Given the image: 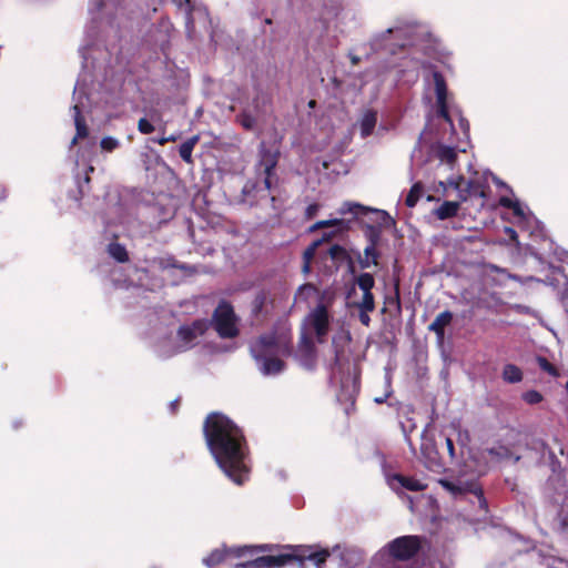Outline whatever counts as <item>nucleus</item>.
Instances as JSON below:
<instances>
[{
	"label": "nucleus",
	"instance_id": "6e6552de",
	"mask_svg": "<svg viewBox=\"0 0 568 568\" xmlns=\"http://www.w3.org/2000/svg\"><path fill=\"white\" fill-rule=\"evenodd\" d=\"M213 324L217 334L223 338H232L239 334L233 307L226 302L220 303L216 307Z\"/></svg>",
	"mask_w": 568,
	"mask_h": 568
},
{
	"label": "nucleus",
	"instance_id": "7c9ffc66",
	"mask_svg": "<svg viewBox=\"0 0 568 568\" xmlns=\"http://www.w3.org/2000/svg\"><path fill=\"white\" fill-rule=\"evenodd\" d=\"M372 212L377 216V222L381 226H390L394 221L389 216V214L382 210H372Z\"/></svg>",
	"mask_w": 568,
	"mask_h": 568
},
{
	"label": "nucleus",
	"instance_id": "6e6d98bb",
	"mask_svg": "<svg viewBox=\"0 0 568 568\" xmlns=\"http://www.w3.org/2000/svg\"><path fill=\"white\" fill-rule=\"evenodd\" d=\"M85 50H87L85 48H81V49H80V53L82 54L83 59H87V57H85Z\"/></svg>",
	"mask_w": 568,
	"mask_h": 568
},
{
	"label": "nucleus",
	"instance_id": "052dcab7",
	"mask_svg": "<svg viewBox=\"0 0 568 568\" xmlns=\"http://www.w3.org/2000/svg\"><path fill=\"white\" fill-rule=\"evenodd\" d=\"M458 150L462 151V152H465L466 149L465 148H462V146H458Z\"/></svg>",
	"mask_w": 568,
	"mask_h": 568
},
{
	"label": "nucleus",
	"instance_id": "4468645a",
	"mask_svg": "<svg viewBox=\"0 0 568 568\" xmlns=\"http://www.w3.org/2000/svg\"><path fill=\"white\" fill-rule=\"evenodd\" d=\"M439 484L454 496H460L466 491H471L478 497L479 503L481 505H486V501L483 497V491L479 488L475 487L474 485H464L460 481L454 483L447 479H440Z\"/></svg>",
	"mask_w": 568,
	"mask_h": 568
},
{
	"label": "nucleus",
	"instance_id": "5701e85b",
	"mask_svg": "<svg viewBox=\"0 0 568 568\" xmlns=\"http://www.w3.org/2000/svg\"><path fill=\"white\" fill-rule=\"evenodd\" d=\"M466 184L468 186L470 197L485 199L487 196V185L479 179H470Z\"/></svg>",
	"mask_w": 568,
	"mask_h": 568
},
{
	"label": "nucleus",
	"instance_id": "8fccbe9b",
	"mask_svg": "<svg viewBox=\"0 0 568 568\" xmlns=\"http://www.w3.org/2000/svg\"><path fill=\"white\" fill-rule=\"evenodd\" d=\"M179 406V399H174L170 403V409L172 410V413H174L176 410Z\"/></svg>",
	"mask_w": 568,
	"mask_h": 568
},
{
	"label": "nucleus",
	"instance_id": "bf43d9fd",
	"mask_svg": "<svg viewBox=\"0 0 568 568\" xmlns=\"http://www.w3.org/2000/svg\"><path fill=\"white\" fill-rule=\"evenodd\" d=\"M507 231H508V232H510L513 235H515V234H516V233H515V231H514L513 229H508Z\"/></svg>",
	"mask_w": 568,
	"mask_h": 568
},
{
	"label": "nucleus",
	"instance_id": "473e14b6",
	"mask_svg": "<svg viewBox=\"0 0 568 568\" xmlns=\"http://www.w3.org/2000/svg\"><path fill=\"white\" fill-rule=\"evenodd\" d=\"M100 145H101L102 150H104L106 152H111L120 145V142H119V140H116L112 136H105L101 140Z\"/></svg>",
	"mask_w": 568,
	"mask_h": 568
},
{
	"label": "nucleus",
	"instance_id": "6ab92c4d",
	"mask_svg": "<svg viewBox=\"0 0 568 568\" xmlns=\"http://www.w3.org/2000/svg\"><path fill=\"white\" fill-rule=\"evenodd\" d=\"M459 206V202L445 201L437 209H435L434 214L438 220L450 219L457 215Z\"/></svg>",
	"mask_w": 568,
	"mask_h": 568
},
{
	"label": "nucleus",
	"instance_id": "f704fd0d",
	"mask_svg": "<svg viewBox=\"0 0 568 568\" xmlns=\"http://www.w3.org/2000/svg\"><path fill=\"white\" fill-rule=\"evenodd\" d=\"M523 398L527 404L535 405L542 400V395L537 390H528L523 394Z\"/></svg>",
	"mask_w": 568,
	"mask_h": 568
},
{
	"label": "nucleus",
	"instance_id": "58836bf2",
	"mask_svg": "<svg viewBox=\"0 0 568 568\" xmlns=\"http://www.w3.org/2000/svg\"><path fill=\"white\" fill-rule=\"evenodd\" d=\"M138 129L143 134H149L154 131V126L144 118L139 120Z\"/></svg>",
	"mask_w": 568,
	"mask_h": 568
},
{
	"label": "nucleus",
	"instance_id": "f3484780",
	"mask_svg": "<svg viewBox=\"0 0 568 568\" xmlns=\"http://www.w3.org/2000/svg\"><path fill=\"white\" fill-rule=\"evenodd\" d=\"M453 321V313L444 311L439 313L435 320L429 324L428 329L434 332L437 339L442 342L445 336V327L448 326Z\"/></svg>",
	"mask_w": 568,
	"mask_h": 568
},
{
	"label": "nucleus",
	"instance_id": "a878e982",
	"mask_svg": "<svg viewBox=\"0 0 568 568\" xmlns=\"http://www.w3.org/2000/svg\"><path fill=\"white\" fill-rule=\"evenodd\" d=\"M423 185L420 183H415L409 193L406 196V205L409 207H414L422 196Z\"/></svg>",
	"mask_w": 568,
	"mask_h": 568
},
{
	"label": "nucleus",
	"instance_id": "de8ad7c7",
	"mask_svg": "<svg viewBox=\"0 0 568 568\" xmlns=\"http://www.w3.org/2000/svg\"><path fill=\"white\" fill-rule=\"evenodd\" d=\"M389 395H390V393L388 392V393H386L383 397H376L374 400H375V403H377V404H382V403H384V402L386 400V398H387Z\"/></svg>",
	"mask_w": 568,
	"mask_h": 568
},
{
	"label": "nucleus",
	"instance_id": "9d476101",
	"mask_svg": "<svg viewBox=\"0 0 568 568\" xmlns=\"http://www.w3.org/2000/svg\"><path fill=\"white\" fill-rule=\"evenodd\" d=\"M395 36L396 39H407L412 34V27H393L388 28L384 32L375 36L372 40V48L374 50H386L387 52L394 54L396 53L397 48L405 47V42H394L388 43L387 39L390 36Z\"/></svg>",
	"mask_w": 568,
	"mask_h": 568
},
{
	"label": "nucleus",
	"instance_id": "e433bc0d",
	"mask_svg": "<svg viewBox=\"0 0 568 568\" xmlns=\"http://www.w3.org/2000/svg\"><path fill=\"white\" fill-rule=\"evenodd\" d=\"M321 240L313 242L303 253V260L304 262L311 261L314 258L316 254V250L318 245L321 244Z\"/></svg>",
	"mask_w": 568,
	"mask_h": 568
},
{
	"label": "nucleus",
	"instance_id": "864d4df0",
	"mask_svg": "<svg viewBox=\"0 0 568 568\" xmlns=\"http://www.w3.org/2000/svg\"><path fill=\"white\" fill-rule=\"evenodd\" d=\"M352 63L355 65L359 62V58L357 55H351Z\"/></svg>",
	"mask_w": 568,
	"mask_h": 568
},
{
	"label": "nucleus",
	"instance_id": "4c0bfd02",
	"mask_svg": "<svg viewBox=\"0 0 568 568\" xmlns=\"http://www.w3.org/2000/svg\"><path fill=\"white\" fill-rule=\"evenodd\" d=\"M537 362H538L539 367L542 371L547 372L548 374H550L552 376H557L556 368L545 357H538Z\"/></svg>",
	"mask_w": 568,
	"mask_h": 568
},
{
	"label": "nucleus",
	"instance_id": "4d7b16f0",
	"mask_svg": "<svg viewBox=\"0 0 568 568\" xmlns=\"http://www.w3.org/2000/svg\"><path fill=\"white\" fill-rule=\"evenodd\" d=\"M335 365H339V355L336 353L335 355Z\"/></svg>",
	"mask_w": 568,
	"mask_h": 568
},
{
	"label": "nucleus",
	"instance_id": "13d9d810",
	"mask_svg": "<svg viewBox=\"0 0 568 568\" xmlns=\"http://www.w3.org/2000/svg\"><path fill=\"white\" fill-rule=\"evenodd\" d=\"M494 180H495V182H496L498 185L505 186V184H504L501 181H499L498 179L494 178Z\"/></svg>",
	"mask_w": 568,
	"mask_h": 568
},
{
	"label": "nucleus",
	"instance_id": "2eb2a0df",
	"mask_svg": "<svg viewBox=\"0 0 568 568\" xmlns=\"http://www.w3.org/2000/svg\"><path fill=\"white\" fill-rule=\"evenodd\" d=\"M372 568H412V566L408 562L388 555L387 550L383 548L373 558Z\"/></svg>",
	"mask_w": 568,
	"mask_h": 568
},
{
	"label": "nucleus",
	"instance_id": "3c124183",
	"mask_svg": "<svg viewBox=\"0 0 568 568\" xmlns=\"http://www.w3.org/2000/svg\"><path fill=\"white\" fill-rule=\"evenodd\" d=\"M438 186H439V187L443 190V192L445 193V192H446V190H447V187L449 186V183H448V181H447V182H443V181H440V182L438 183Z\"/></svg>",
	"mask_w": 568,
	"mask_h": 568
},
{
	"label": "nucleus",
	"instance_id": "7ed1b4c3",
	"mask_svg": "<svg viewBox=\"0 0 568 568\" xmlns=\"http://www.w3.org/2000/svg\"><path fill=\"white\" fill-rule=\"evenodd\" d=\"M280 151L276 148H266L262 142L260 146V160L256 165V181H248L243 187V201L250 205L266 199L272 185V176L278 161Z\"/></svg>",
	"mask_w": 568,
	"mask_h": 568
},
{
	"label": "nucleus",
	"instance_id": "a18cd8bd",
	"mask_svg": "<svg viewBox=\"0 0 568 568\" xmlns=\"http://www.w3.org/2000/svg\"><path fill=\"white\" fill-rule=\"evenodd\" d=\"M175 138L174 136H162L158 140V143L160 145H164L165 143H168L169 141H174Z\"/></svg>",
	"mask_w": 568,
	"mask_h": 568
},
{
	"label": "nucleus",
	"instance_id": "680f3d73",
	"mask_svg": "<svg viewBox=\"0 0 568 568\" xmlns=\"http://www.w3.org/2000/svg\"><path fill=\"white\" fill-rule=\"evenodd\" d=\"M427 200H428V201H433V200H434V197H433L432 195H429V196L427 197Z\"/></svg>",
	"mask_w": 568,
	"mask_h": 568
},
{
	"label": "nucleus",
	"instance_id": "dca6fc26",
	"mask_svg": "<svg viewBox=\"0 0 568 568\" xmlns=\"http://www.w3.org/2000/svg\"><path fill=\"white\" fill-rule=\"evenodd\" d=\"M377 124V112L373 110H365L358 122L357 125L359 126L361 136L363 139L373 134L375 128Z\"/></svg>",
	"mask_w": 568,
	"mask_h": 568
},
{
	"label": "nucleus",
	"instance_id": "2f4dec72",
	"mask_svg": "<svg viewBox=\"0 0 568 568\" xmlns=\"http://www.w3.org/2000/svg\"><path fill=\"white\" fill-rule=\"evenodd\" d=\"M328 254H329L331 258L334 261H343L347 257V253H346L345 248L342 247L341 245H333L328 250Z\"/></svg>",
	"mask_w": 568,
	"mask_h": 568
},
{
	"label": "nucleus",
	"instance_id": "c03bdc74",
	"mask_svg": "<svg viewBox=\"0 0 568 568\" xmlns=\"http://www.w3.org/2000/svg\"><path fill=\"white\" fill-rule=\"evenodd\" d=\"M446 446H447V449H448V453H449L450 457H454V455H455L454 443H453V440L449 437L446 438Z\"/></svg>",
	"mask_w": 568,
	"mask_h": 568
},
{
	"label": "nucleus",
	"instance_id": "9b49d317",
	"mask_svg": "<svg viewBox=\"0 0 568 568\" xmlns=\"http://www.w3.org/2000/svg\"><path fill=\"white\" fill-rule=\"evenodd\" d=\"M267 549L266 545L254 547V546H242V547H234L230 549H215L213 550L207 557L203 559V564L210 568H214L219 564H221L226 554H231L234 557H242L246 554H253L255 551H265Z\"/></svg>",
	"mask_w": 568,
	"mask_h": 568
},
{
	"label": "nucleus",
	"instance_id": "c756f323",
	"mask_svg": "<svg viewBox=\"0 0 568 568\" xmlns=\"http://www.w3.org/2000/svg\"><path fill=\"white\" fill-rule=\"evenodd\" d=\"M344 222L338 219L318 221L310 227V232H315L320 229L335 226L338 231L342 230Z\"/></svg>",
	"mask_w": 568,
	"mask_h": 568
},
{
	"label": "nucleus",
	"instance_id": "cd10ccee",
	"mask_svg": "<svg viewBox=\"0 0 568 568\" xmlns=\"http://www.w3.org/2000/svg\"><path fill=\"white\" fill-rule=\"evenodd\" d=\"M354 306L357 310L374 311L375 301L373 293H363L362 300L358 302H354Z\"/></svg>",
	"mask_w": 568,
	"mask_h": 568
},
{
	"label": "nucleus",
	"instance_id": "20e7f679",
	"mask_svg": "<svg viewBox=\"0 0 568 568\" xmlns=\"http://www.w3.org/2000/svg\"><path fill=\"white\" fill-rule=\"evenodd\" d=\"M329 556L327 549H321L317 546H294L291 552L277 556H262L254 560H250L240 565L242 568H280L291 560L295 559L301 562L304 560L312 561L317 568H322Z\"/></svg>",
	"mask_w": 568,
	"mask_h": 568
},
{
	"label": "nucleus",
	"instance_id": "5fc2aeb1",
	"mask_svg": "<svg viewBox=\"0 0 568 568\" xmlns=\"http://www.w3.org/2000/svg\"><path fill=\"white\" fill-rule=\"evenodd\" d=\"M6 192L3 189L0 187V200L4 199Z\"/></svg>",
	"mask_w": 568,
	"mask_h": 568
},
{
	"label": "nucleus",
	"instance_id": "f257e3e1",
	"mask_svg": "<svg viewBox=\"0 0 568 568\" xmlns=\"http://www.w3.org/2000/svg\"><path fill=\"white\" fill-rule=\"evenodd\" d=\"M204 435L220 468L235 484H243L247 477L248 467L242 430L226 416L213 413L204 423Z\"/></svg>",
	"mask_w": 568,
	"mask_h": 568
},
{
	"label": "nucleus",
	"instance_id": "b1692460",
	"mask_svg": "<svg viewBox=\"0 0 568 568\" xmlns=\"http://www.w3.org/2000/svg\"><path fill=\"white\" fill-rule=\"evenodd\" d=\"M365 256L359 260L361 266L363 268L369 267L371 264H377V252L375 248V243L372 242L369 245H367L364 250Z\"/></svg>",
	"mask_w": 568,
	"mask_h": 568
},
{
	"label": "nucleus",
	"instance_id": "4be33fe9",
	"mask_svg": "<svg viewBox=\"0 0 568 568\" xmlns=\"http://www.w3.org/2000/svg\"><path fill=\"white\" fill-rule=\"evenodd\" d=\"M199 142V136L194 135L187 139L180 145L179 153L183 161L186 163H192V152L196 143Z\"/></svg>",
	"mask_w": 568,
	"mask_h": 568
},
{
	"label": "nucleus",
	"instance_id": "f8f14e48",
	"mask_svg": "<svg viewBox=\"0 0 568 568\" xmlns=\"http://www.w3.org/2000/svg\"><path fill=\"white\" fill-rule=\"evenodd\" d=\"M433 79H434V83H435L438 115L442 116L449 125H452V120L448 115V110H447V104H446L447 87H446L444 77L439 72H434Z\"/></svg>",
	"mask_w": 568,
	"mask_h": 568
},
{
	"label": "nucleus",
	"instance_id": "c9c22d12",
	"mask_svg": "<svg viewBox=\"0 0 568 568\" xmlns=\"http://www.w3.org/2000/svg\"><path fill=\"white\" fill-rule=\"evenodd\" d=\"M239 121L240 123L242 124L243 128L247 129V130H251L254 128L255 123H256V120L253 115L246 113V112H243L240 116H239Z\"/></svg>",
	"mask_w": 568,
	"mask_h": 568
},
{
	"label": "nucleus",
	"instance_id": "412c9836",
	"mask_svg": "<svg viewBox=\"0 0 568 568\" xmlns=\"http://www.w3.org/2000/svg\"><path fill=\"white\" fill-rule=\"evenodd\" d=\"M501 377L506 383L516 384L523 381V372L514 364H506L503 368Z\"/></svg>",
	"mask_w": 568,
	"mask_h": 568
},
{
	"label": "nucleus",
	"instance_id": "a211bd4d",
	"mask_svg": "<svg viewBox=\"0 0 568 568\" xmlns=\"http://www.w3.org/2000/svg\"><path fill=\"white\" fill-rule=\"evenodd\" d=\"M434 152H435L436 158L440 161V163L447 164L450 169L454 168L456 159H457V153H456L455 148L449 146V145L438 144L434 149Z\"/></svg>",
	"mask_w": 568,
	"mask_h": 568
},
{
	"label": "nucleus",
	"instance_id": "49530a36",
	"mask_svg": "<svg viewBox=\"0 0 568 568\" xmlns=\"http://www.w3.org/2000/svg\"><path fill=\"white\" fill-rule=\"evenodd\" d=\"M313 290H314V287L311 284L303 285L300 287L297 295H301L304 291H313Z\"/></svg>",
	"mask_w": 568,
	"mask_h": 568
},
{
	"label": "nucleus",
	"instance_id": "79ce46f5",
	"mask_svg": "<svg viewBox=\"0 0 568 568\" xmlns=\"http://www.w3.org/2000/svg\"><path fill=\"white\" fill-rule=\"evenodd\" d=\"M320 210V205L316 204V203H313V204H310L307 207H306V211H305V215L307 219H312L316 215V213L318 212Z\"/></svg>",
	"mask_w": 568,
	"mask_h": 568
},
{
	"label": "nucleus",
	"instance_id": "aec40b11",
	"mask_svg": "<svg viewBox=\"0 0 568 568\" xmlns=\"http://www.w3.org/2000/svg\"><path fill=\"white\" fill-rule=\"evenodd\" d=\"M464 181L465 180L463 176H456V178L448 179L449 186L453 187L454 190H456V192H457V197H458L457 202H459V204L462 202H466L468 199H470L468 186H467V184L464 186Z\"/></svg>",
	"mask_w": 568,
	"mask_h": 568
},
{
	"label": "nucleus",
	"instance_id": "bb28decb",
	"mask_svg": "<svg viewBox=\"0 0 568 568\" xmlns=\"http://www.w3.org/2000/svg\"><path fill=\"white\" fill-rule=\"evenodd\" d=\"M108 251L110 255L118 262H125L128 260L125 247L118 243L110 244Z\"/></svg>",
	"mask_w": 568,
	"mask_h": 568
},
{
	"label": "nucleus",
	"instance_id": "39448f33",
	"mask_svg": "<svg viewBox=\"0 0 568 568\" xmlns=\"http://www.w3.org/2000/svg\"><path fill=\"white\" fill-rule=\"evenodd\" d=\"M331 316L326 306L317 305L305 317L303 323V334L301 337V349L313 351L312 337H316L318 343H323L329 331Z\"/></svg>",
	"mask_w": 568,
	"mask_h": 568
},
{
	"label": "nucleus",
	"instance_id": "ea45409f",
	"mask_svg": "<svg viewBox=\"0 0 568 568\" xmlns=\"http://www.w3.org/2000/svg\"><path fill=\"white\" fill-rule=\"evenodd\" d=\"M190 0H185V4L187 7V13H186V29H187V32L189 34L192 33L193 29H194V17H193V13L190 9Z\"/></svg>",
	"mask_w": 568,
	"mask_h": 568
},
{
	"label": "nucleus",
	"instance_id": "1a4fd4ad",
	"mask_svg": "<svg viewBox=\"0 0 568 568\" xmlns=\"http://www.w3.org/2000/svg\"><path fill=\"white\" fill-rule=\"evenodd\" d=\"M88 100L87 90L85 87L77 82L74 90H73V119H74V125H75V136L71 141V145H74L78 141V139H84L89 134L88 126L85 124V121L83 116L81 115L82 110L85 109V101Z\"/></svg>",
	"mask_w": 568,
	"mask_h": 568
},
{
	"label": "nucleus",
	"instance_id": "37998d69",
	"mask_svg": "<svg viewBox=\"0 0 568 568\" xmlns=\"http://www.w3.org/2000/svg\"><path fill=\"white\" fill-rule=\"evenodd\" d=\"M108 1L109 0H92V3L95 6L97 11H101L108 7Z\"/></svg>",
	"mask_w": 568,
	"mask_h": 568
},
{
	"label": "nucleus",
	"instance_id": "72a5a7b5",
	"mask_svg": "<svg viewBox=\"0 0 568 568\" xmlns=\"http://www.w3.org/2000/svg\"><path fill=\"white\" fill-rule=\"evenodd\" d=\"M369 211V209H366L359 204H351V203H345L344 206L342 207L341 210V213H346V212H351V213H354L355 215H359V214H363L365 212Z\"/></svg>",
	"mask_w": 568,
	"mask_h": 568
},
{
	"label": "nucleus",
	"instance_id": "f03ea898",
	"mask_svg": "<svg viewBox=\"0 0 568 568\" xmlns=\"http://www.w3.org/2000/svg\"><path fill=\"white\" fill-rule=\"evenodd\" d=\"M251 354L263 375H275L284 369L281 356L291 351L290 333L283 329L281 333H268L251 344Z\"/></svg>",
	"mask_w": 568,
	"mask_h": 568
},
{
	"label": "nucleus",
	"instance_id": "0eeeda50",
	"mask_svg": "<svg viewBox=\"0 0 568 568\" xmlns=\"http://www.w3.org/2000/svg\"><path fill=\"white\" fill-rule=\"evenodd\" d=\"M388 555L408 562L422 548V538L418 536H402L389 541L385 547Z\"/></svg>",
	"mask_w": 568,
	"mask_h": 568
},
{
	"label": "nucleus",
	"instance_id": "a19ab883",
	"mask_svg": "<svg viewBox=\"0 0 568 568\" xmlns=\"http://www.w3.org/2000/svg\"><path fill=\"white\" fill-rule=\"evenodd\" d=\"M359 313H358V318H359V322L364 325V326H369L371 324V317H369V313L372 311H365V310H358Z\"/></svg>",
	"mask_w": 568,
	"mask_h": 568
},
{
	"label": "nucleus",
	"instance_id": "393cba45",
	"mask_svg": "<svg viewBox=\"0 0 568 568\" xmlns=\"http://www.w3.org/2000/svg\"><path fill=\"white\" fill-rule=\"evenodd\" d=\"M356 284L361 288L363 293H372V288L375 285V280L372 274L369 273H362L356 278Z\"/></svg>",
	"mask_w": 568,
	"mask_h": 568
},
{
	"label": "nucleus",
	"instance_id": "423d86ee",
	"mask_svg": "<svg viewBox=\"0 0 568 568\" xmlns=\"http://www.w3.org/2000/svg\"><path fill=\"white\" fill-rule=\"evenodd\" d=\"M209 327V322L197 320L191 325H183L178 332L179 344L173 352H166L162 347L159 349L161 357H169L175 353L184 352L197 343V338L202 336Z\"/></svg>",
	"mask_w": 568,
	"mask_h": 568
},
{
	"label": "nucleus",
	"instance_id": "ddd939ff",
	"mask_svg": "<svg viewBox=\"0 0 568 568\" xmlns=\"http://www.w3.org/2000/svg\"><path fill=\"white\" fill-rule=\"evenodd\" d=\"M387 484L396 493H399L402 489H407L410 491H420L426 488V485L420 480L413 477H406L399 474L388 476Z\"/></svg>",
	"mask_w": 568,
	"mask_h": 568
},
{
	"label": "nucleus",
	"instance_id": "c85d7f7f",
	"mask_svg": "<svg viewBox=\"0 0 568 568\" xmlns=\"http://www.w3.org/2000/svg\"><path fill=\"white\" fill-rule=\"evenodd\" d=\"M499 203L504 207L511 209L515 215L519 217L524 216V210L518 201H514L509 197L503 196L500 197Z\"/></svg>",
	"mask_w": 568,
	"mask_h": 568
},
{
	"label": "nucleus",
	"instance_id": "603ef678",
	"mask_svg": "<svg viewBox=\"0 0 568 568\" xmlns=\"http://www.w3.org/2000/svg\"><path fill=\"white\" fill-rule=\"evenodd\" d=\"M302 270H303L304 273H308L310 270H311V261L304 262V265H303Z\"/></svg>",
	"mask_w": 568,
	"mask_h": 568
},
{
	"label": "nucleus",
	"instance_id": "09e8293b",
	"mask_svg": "<svg viewBox=\"0 0 568 568\" xmlns=\"http://www.w3.org/2000/svg\"><path fill=\"white\" fill-rule=\"evenodd\" d=\"M460 126L464 131V134L467 135L468 123L464 119H460Z\"/></svg>",
	"mask_w": 568,
	"mask_h": 568
}]
</instances>
